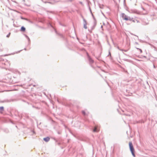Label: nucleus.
Listing matches in <instances>:
<instances>
[{
	"label": "nucleus",
	"mask_w": 157,
	"mask_h": 157,
	"mask_svg": "<svg viewBox=\"0 0 157 157\" xmlns=\"http://www.w3.org/2000/svg\"><path fill=\"white\" fill-rule=\"evenodd\" d=\"M99 131V130L98 129L97 127L96 126L95 127L93 130V131L94 132H98Z\"/></svg>",
	"instance_id": "obj_6"
},
{
	"label": "nucleus",
	"mask_w": 157,
	"mask_h": 157,
	"mask_svg": "<svg viewBox=\"0 0 157 157\" xmlns=\"http://www.w3.org/2000/svg\"><path fill=\"white\" fill-rule=\"evenodd\" d=\"M25 29L24 27L22 26L21 27V31L24 32L25 31Z\"/></svg>",
	"instance_id": "obj_8"
},
{
	"label": "nucleus",
	"mask_w": 157,
	"mask_h": 157,
	"mask_svg": "<svg viewBox=\"0 0 157 157\" xmlns=\"http://www.w3.org/2000/svg\"><path fill=\"white\" fill-rule=\"evenodd\" d=\"M121 16L122 19L125 21L131 20H132L131 17L128 16L124 13H122L121 14Z\"/></svg>",
	"instance_id": "obj_2"
},
{
	"label": "nucleus",
	"mask_w": 157,
	"mask_h": 157,
	"mask_svg": "<svg viewBox=\"0 0 157 157\" xmlns=\"http://www.w3.org/2000/svg\"><path fill=\"white\" fill-rule=\"evenodd\" d=\"M129 147L130 150L132 153V155L135 157V154L134 153V148L132 143L131 142H130L129 143Z\"/></svg>",
	"instance_id": "obj_1"
},
{
	"label": "nucleus",
	"mask_w": 157,
	"mask_h": 157,
	"mask_svg": "<svg viewBox=\"0 0 157 157\" xmlns=\"http://www.w3.org/2000/svg\"><path fill=\"white\" fill-rule=\"evenodd\" d=\"M83 21L84 22V28L85 29H86L87 28V27L86 25H87V22L86 21V20L83 18Z\"/></svg>",
	"instance_id": "obj_3"
},
{
	"label": "nucleus",
	"mask_w": 157,
	"mask_h": 157,
	"mask_svg": "<svg viewBox=\"0 0 157 157\" xmlns=\"http://www.w3.org/2000/svg\"><path fill=\"white\" fill-rule=\"evenodd\" d=\"M43 139L44 141L47 142L49 140L50 138L49 137H47L44 138Z\"/></svg>",
	"instance_id": "obj_5"
},
{
	"label": "nucleus",
	"mask_w": 157,
	"mask_h": 157,
	"mask_svg": "<svg viewBox=\"0 0 157 157\" xmlns=\"http://www.w3.org/2000/svg\"><path fill=\"white\" fill-rule=\"evenodd\" d=\"M88 59L90 63H94V60L89 56H88Z\"/></svg>",
	"instance_id": "obj_4"
},
{
	"label": "nucleus",
	"mask_w": 157,
	"mask_h": 157,
	"mask_svg": "<svg viewBox=\"0 0 157 157\" xmlns=\"http://www.w3.org/2000/svg\"><path fill=\"white\" fill-rule=\"evenodd\" d=\"M131 19H132V20H129L130 21H132L133 22H136L137 23L138 22V21H137V20H135V19H133V18L132 17H131Z\"/></svg>",
	"instance_id": "obj_7"
},
{
	"label": "nucleus",
	"mask_w": 157,
	"mask_h": 157,
	"mask_svg": "<svg viewBox=\"0 0 157 157\" xmlns=\"http://www.w3.org/2000/svg\"><path fill=\"white\" fill-rule=\"evenodd\" d=\"M82 113L83 115H85V112L84 111H82Z\"/></svg>",
	"instance_id": "obj_13"
},
{
	"label": "nucleus",
	"mask_w": 157,
	"mask_h": 157,
	"mask_svg": "<svg viewBox=\"0 0 157 157\" xmlns=\"http://www.w3.org/2000/svg\"><path fill=\"white\" fill-rule=\"evenodd\" d=\"M4 108L2 106L0 107V110L1 111H3V110Z\"/></svg>",
	"instance_id": "obj_9"
},
{
	"label": "nucleus",
	"mask_w": 157,
	"mask_h": 157,
	"mask_svg": "<svg viewBox=\"0 0 157 157\" xmlns=\"http://www.w3.org/2000/svg\"><path fill=\"white\" fill-rule=\"evenodd\" d=\"M10 33H9V34H8L7 36H6V37H9L10 36Z\"/></svg>",
	"instance_id": "obj_11"
},
{
	"label": "nucleus",
	"mask_w": 157,
	"mask_h": 157,
	"mask_svg": "<svg viewBox=\"0 0 157 157\" xmlns=\"http://www.w3.org/2000/svg\"><path fill=\"white\" fill-rule=\"evenodd\" d=\"M137 49L139 50L140 51V53H142V50L141 49H139V48H137Z\"/></svg>",
	"instance_id": "obj_10"
},
{
	"label": "nucleus",
	"mask_w": 157,
	"mask_h": 157,
	"mask_svg": "<svg viewBox=\"0 0 157 157\" xmlns=\"http://www.w3.org/2000/svg\"><path fill=\"white\" fill-rule=\"evenodd\" d=\"M26 37L28 39L29 41H30V39H29V38L28 37V36H26Z\"/></svg>",
	"instance_id": "obj_12"
}]
</instances>
